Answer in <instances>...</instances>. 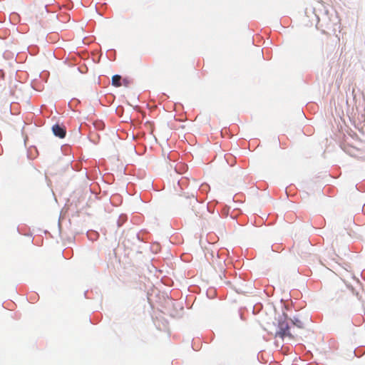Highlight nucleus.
I'll use <instances>...</instances> for the list:
<instances>
[{
  "label": "nucleus",
  "mask_w": 365,
  "mask_h": 365,
  "mask_svg": "<svg viewBox=\"0 0 365 365\" xmlns=\"http://www.w3.org/2000/svg\"><path fill=\"white\" fill-rule=\"evenodd\" d=\"M121 76L119 75H115L112 78V84L114 86L119 87L121 86L120 83Z\"/></svg>",
  "instance_id": "nucleus-5"
},
{
  "label": "nucleus",
  "mask_w": 365,
  "mask_h": 365,
  "mask_svg": "<svg viewBox=\"0 0 365 365\" xmlns=\"http://www.w3.org/2000/svg\"><path fill=\"white\" fill-rule=\"evenodd\" d=\"M175 170L176 173L182 174L187 170V165L180 161L175 166Z\"/></svg>",
  "instance_id": "nucleus-3"
},
{
  "label": "nucleus",
  "mask_w": 365,
  "mask_h": 365,
  "mask_svg": "<svg viewBox=\"0 0 365 365\" xmlns=\"http://www.w3.org/2000/svg\"><path fill=\"white\" fill-rule=\"evenodd\" d=\"M292 322V325L294 327H297L299 329H304L305 327L304 322L297 317H294Z\"/></svg>",
  "instance_id": "nucleus-4"
},
{
  "label": "nucleus",
  "mask_w": 365,
  "mask_h": 365,
  "mask_svg": "<svg viewBox=\"0 0 365 365\" xmlns=\"http://www.w3.org/2000/svg\"><path fill=\"white\" fill-rule=\"evenodd\" d=\"M64 151L65 152H70L71 149L69 148L66 147V148H64Z\"/></svg>",
  "instance_id": "nucleus-6"
},
{
  "label": "nucleus",
  "mask_w": 365,
  "mask_h": 365,
  "mask_svg": "<svg viewBox=\"0 0 365 365\" xmlns=\"http://www.w3.org/2000/svg\"><path fill=\"white\" fill-rule=\"evenodd\" d=\"M52 130L53 134L60 138H63L66 136V131L64 126L56 124L53 125Z\"/></svg>",
  "instance_id": "nucleus-2"
},
{
  "label": "nucleus",
  "mask_w": 365,
  "mask_h": 365,
  "mask_svg": "<svg viewBox=\"0 0 365 365\" xmlns=\"http://www.w3.org/2000/svg\"><path fill=\"white\" fill-rule=\"evenodd\" d=\"M264 329L272 334H274L275 338H279L282 340L285 338L294 340L298 336V334L295 332L294 327L289 326L284 317L278 319L277 327L274 333L269 326L264 327Z\"/></svg>",
  "instance_id": "nucleus-1"
}]
</instances>
